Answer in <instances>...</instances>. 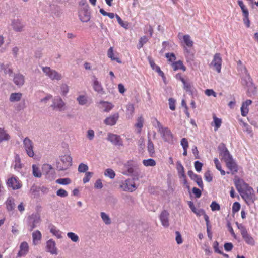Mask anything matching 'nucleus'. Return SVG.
Listing matches in <instances>:
<instances>
[{"label": "nucleus", "mask_w": 258, "mask_h": 258, "mask_svg": "<svg viewBox=\"0 0 258 258\" xmlns=\"http://www.w3.org/2000/svg\"><path fill=\"white\" fill-rule=\"evenodd\" d=\"M234 183L236 189L246 203L248 205L253 203L255 200L254 191L253 188L237 176L235 177Z\"/></svg>", "instance_id": "1"}, {"label": "nucleus", "mask_w": 258, "mask_h": 258, "mask_svg": "<svg viewBox=\"0 0 258 258\" xmlns=\"http://www.w3.org/2000/svg\"><path fill=\"white\" fill-rule=\"evenodd\" d=\"M155 120L157 122V127L158 132L164 141L169 142L173 139V136L170 130L167 127H164L161 123L156 118Z\"/></svg>", "instance_id": "2"}, {"label": "nucleus", "mask_w": 258, "mask_h": 258, "mask_svg": "<svg viewBox=\"0 0 258 258\" xmlns=\"http://www.w3.org/2000/svg\"><path fill=\"white\" fill-rule=\"evenodd\" d=\"M236 225L240 230L242 237L245 242L247 244L254 245L255 244V241L253 238L248 234L245 227L241 224H239L238 222H236Z\"/></svg>", "instance_id": "3"}, {"label": "nucleus", "mask_w": 258, "mask_h": 258, "mask_svg": "<svg viewBox=\"0 0 258 258\" xmlns=\"http://www.w3.org/2000/svg\"><path fill=\"white\" fill-rule=\"evenodd\" d=\"M222 59L221 55L219 53L214 54L213 60L210 63V66H212L218 73L221 72L222 68Z\"/></svg>", "instance_id": "4"}, {"label": "nucleus", "mask_w": 258, "mask_h": 258, "mask_svg": "<svg viewBox=\"0 0 258 258\" xmlns=\"http://www.w3.org/2000/svg\"><path fill=\"white\" fill-rule=\"evenodd\" d=\"M23 145L27 154L29 157H33L34 155L33 142L29 138L26 137L23 140Z\"/></svg>", "instance_id": "5"}, {"label": "nucleus", "mask_w": 258, "mask_h": 258, "mask_svg": "<svg viewBox=\"0 0 258 258\" xmlns=\"http://www.w3.org/2000/svg\"><path fill=\"white\" fill-rule=\"evenodd\" d=\"M42 70L46 75L52 80H59L61 78V75L60 74L50 67H42Z\"/></svg>", "instance_id": "6"}, {"label": "nucleus", "mask_w": 258, "mask_h": 258, "mask_svg": "<svg viewBox=\"0 0 258 258\" xmlns=\"http://www.w3.org/2000/svg\"><path fill=\"white\" fill-rule=\"evenodd\" d=\"M120 187L123 190L129 192H133L137 188L135 182L131 179H127L122 182Z\"/></svg>", "instance_id": "7"}, {"label": "nucleus", "mask_w": 258, "mask_h": 258, "mask_svg": "<svg viewBox=\"0 0 258 258\" xmlns=\"http://www.w3.org/2000/svg\"><path fill=\"white\" fill-rule=\"evenodd\" d=\"M7 185L9 187L12 188L14 190L18 189L22 186V184L17 177L12 176L8 179Z\"/></svg>", "instance_id": "8"}, {"label": "nucleus", "mask_w": 258, "mask_h": 258, "mask_svg": "<svg viewBox=\"0 0 258 258\" xmlns=\"http://www.w3.org/2000/svg\"><path fill=\"white\" fill-rule=\"evenodd\" d=\"M107 139L115 146L123 145L122 139L119 135L109 133L108 134Z\"/></svg>", "instance_id": "9"}, {"label": "nucleus", "mask_w": 258, "mask_h": 258, "mask_svg": "<svg viewBox=\"0 0 258 258\" xmlns=\"http://www.w3.org/2000/svg\"><path fill=\"white\" fill-rule=\"evenodd\" d=\"M43 168L48 171L46 173V177L50 180H53L55 178V172L53 169L51 165L49 164H45L43 166Z\"/></svg>", "instance_id": "10"}, {"label": "nucleus", "mask_w": 258, "mask_h": 258, "mask_svg": "<svg viewBox=\"0 0 258 258\" xmlns=\"http://www.w3.org/2000/svg\"><path fill=\"white\" fill-rule=\"evenodd\" d=\"M119 117L118 113H115L107 117L104 120V123L107 125L113 126L116 123Z\"/></svg>", "instance_id": "11"}, {"label": "nucleus", "mask_w": 258, "mask_h": 258, "mask_svg": "<svg viewBox=\"0 0 258 258\" xmlns=\"http://www.w3.org/2000/svg\"><path fill=\"white\" fill-rule=\"evenodd\" d=\"M29 245L26 241L22 242L20 245V250L17 254V257L25 256L28 252Z\"/></svg>", "instance_id": "12"}, {"label": "nucleus", "mask_w": 258, "mask_h": 258, "mask_svg": "<svg viewBox=\"0 0 258 258\" xmlns=\"http://www.w3.org/2000/svg\"><path fill=\"white\" fill-rule=\"evenodd\" d=\"M220 155L222 159L225 162L232 159L229 152L224 145H222V147L220 149Z\"/></svg>", "instance_id": "13"}, {"label": "nucleus", "mask_w": 258, "mask_h": 258, "mask_svg": "<svg viewBox=\"0 0 258 258\" xmlns=\"http://www.w3.org/2000/svg\"><path fill=\"white\" fill-rule=\"evenodd\" d=\"M169 212L167 210H163L159 217L162 225L165 227H167L169 225Z\"/></svg>", "instance_id": "14"}, {"label": "nucleus", "mask_w": 258, "mask_h": 258, "mask_svg": "<svg viewBox=\"0 0 258 258\" xmlns=\"http://www.w3.org/2000/svg\"><path fill=\"white\" fill-rule=\"evenodd\" d=\"M61 161L63 163L64 165L59 167L60 170H64L72 166V159L70 156L64 155L62 157Z\"/></svg>", "instance_id": "15"}, {"label": "nucleus", "mask_w": 258, "mask_h": 258, "mask_svg": "<svg viewBox=\"0 0 258 258\" xmlns=\"http://www.w3.org/2000/svg\"><path fill=\"white\" fill-rule=\"evenodd\" d=\"M252 103L251 100L248 99L243 102L242 104L240 110L242 116H246L249 112L248 106Z\"/></svg>", "instance_id": "16"}, {"label": "nucleus", "mask_w": 258, "mask_h": 258, "mask_svg": "<svg viewBox=\"0 0 258 258\" xmlns=\"http://www.w3.org/2000/svg\"><path fill=\"white\" fill-rule=\"evenodd\" d=\"M93 87L94 90L100 94H103L104 91L101 84L99 82L96 76H93L92 77Z\"/></svg>", "instance_id": "17"}, {"label": "nucleus", "mask_w": 258, "mask_h": 258, "mask_svg": "<svg viewBox=\"0 0 258 258\" xmlns=\"http://www.w3.org/2000/svg\"><path fill=\"white\" fill-rule=\"evenodd\" d=\"M47 251L52 254H57V248L55 242L52 239L49 240L46 243Z\"/></svg>", "instance_id": "18"}, {"label": "nucleus", "mask_w": 258, "mask_h": 258, "mask_svg": "<svg viewBox=\"0 0 258 258\" xmlns=\"http://www.w3.org/2000/svg\"><path fill=\"white\" fill-rule=\"evenodd\" d=\"M227 167L230 170L232 174H234L238 171V167L236 163L231 159L225 162Z\"/></svg>", "instance_id": "19"}, {"label": "nucleus", "mask_w": 258, "mask_h": 258, "mask_svg": "<svg viewBox=\"0 0 258 258\" xmlns=\"http://www.w3.org/2000/svg\"><path fill=\"white\" fill-rule=\"evenodd\" d=\"M40 221V218L39 217L35 216L33 217L32 216L30 218L29 222V230L32 231L36 227V225Z\"/></svg>", "instance_id": "20"}, {"label": "nucleus", "mask_w": 258, "mask_h": 258, "mask_svg": "<svg viewBox=\"0 0 258 258\" xmlns=\"http://www.w3.org/2000/svg\"><path fill=\"white\" fill-rule=\"evenodd\" d=\"M79 18L83 22H87L90 20V16L87 10H82L79 12Z\"/></svg>", "instance_id": "21"}, {"label": "nucleus", "mask_w": 258, "mask_h": 258, "mask_svg": "<svg viewBox=\"0 0 258 258\" xmlns=\"http://www.w3.org/2000/svg\"><path fill=\"white\" fill-rule=\"evenodd\" d=\"M100 108L103 109L104 112H109L113 107V105L111 103L101 101L100 102Z\"/></svg>", "instance_id": "22"}, {"label": "nucleus", "mask_w": 258, "mask_h": 258, "mask_svg": "<svg viewBox=\"0 0 258 258\" xmlns=\"http://www.w3.org/2000/svg\"><path fill=\"white\" fill-rule=\"evenodd\" d=\"M64 106V103L60 98L55 99L53 101L52 106L54 109L61 110Z\"/></svg>", "instance_id": "23"}, {"label": "nucleus", "mask_w": 258, "mask_h": 258, "mask_svg": "<svg viewBox=\"0 0 258 258\" xmlns=\"http://www.w3.org/2000/svg\"><path fill=\"white\" fill-rule=\"evenodd\" d=\"M172 67L174 71L182 70L183 71H185L186 70V67L183 64V62L181 60H178L173 62L172 63Z\"/></svg>", "instance_id": "24"}, {"label": "nucleus", "mask_w": 258, "mask_h": 258, "mask_svg": "<svg viewBox=\"0 0 258 258\" xmlns=\"http://www.w3.org/2000/svg\"><path fill=\"white\" fill-rule=\"evenodd\" d=\"M14 83L17 86H22L24 83V77L23 75L18 74L14 78Z\"/></svg>", "instance_id": "25"}, {"label": "nucleus", "mask_w": 258, "mask_h": 258, "mask_svg": "<svg viewBox=\"0 0 258 258\" xmlns=\"http://www.w3.org/2000/svg\"><path fill=\"white\" fill-rule=\"evenodd\" d=\"M213 121L211 123V125L214 126V130L217 131L221 125L222 120L217 117L215 114L213 115Z\"/></svg>", "instance_id": "26"}, {"label": "nucleus", "mask_w": 258, "mask_h": 258, "mask_svg": "<svg viewBox=\"0 0 258 258\" xmlns=\"http://www.w3.org/2000/svg\"><path fill=\"white\" fill-rule=\"evenodd\" d=\"M33 243L34 245L37 244V241H40L42 238L41 232L39 230H36L32 233Z\"/></svg>", "instance_id": "27"}, {"label": "nucleus", "mask_w": 258, "mask_h": 258, "mask_svg": "<svg viewBox=\"0 0 258 258\" xmlns=\"http://www.w3.org/2000/svg\"><path fill=\"white\" fill-rule=\"evenodd\" d=\"M10 139V135L4 129L0 128V143L3 141H8Z\"/></svg>", "instance_id": "28"}, {"label": "nucleus", "mask_w": 258, "mask_h": 258, "mask_svg": "<svg viewBox=\"0 0 258 258\" xmlns=\"http://www.w3.org/2000/svg\"><path fill=\"white\" fill-rule=\"evenodd\" d=\"M22 96V94L21 93H13L10 95L9 100L11 102H16L20 100Z\"/></svg>", "instance_id": "29"}, {"label": "nucleus", "mask_w": 258, "mask_h": 258, "mask_svg": "<svg viewBox=\"0 0 258 258\" xmlns=\"http://www.w3.org/2000/svg\"><path fill=\"white\" fill-rule=\"evenodd\" d=\"M6 208L8 211H12L14 209L15 205L13 198H9L6 202Z\"/></svg>", "instance_id": "30"}, {"label": "nucleus", "mask_w": 258, "mask_h": 258, "mask_svg": "<svg viewBox=\"0 0 258 258\" xmlns=\"http://www.w3.org/2000/svg\"><path fill=\"white\" fill-rule=\"evenodd\" d=\"M183 40L186 46L188 47H192L193 46L194 42L191 40L189 35H185L183 36Z\"/></svg>", "instance_id": "31"}, {"label": "nucleus", "mask_w": 258, "mask_h": 258, "mask_svg": "<svg viewBox=\"0 0 258 258\" xmlns=\"http://www.w3.org/2000/svg\"><path fill=\"white\" fill-rule=\"evenodd\" d=\"M238 4L240 7L243 16L247 15H249V11L248 9L246 8L245 5L244 4L243 2L241 0H238L237 1Z\"/></svg>", "instance_id": "32"}, {"label": "nucleus", "mask_w": 258, "mask_h": 258, "mask_svg": "<svg viewBox=\"0 0 258 258\" xmlns=\"http://www.w3.org/2000/svg\"><path fill=\"white\" fill-rule=\"evenodd\" d=\"M107 56L109 58H111L112 60H116L118 63H121V61L117 57L114 56L113 49L112 47H110L107 52Z\"/></svg>", "instance_id": "33"}, {"label": "nucleus", "mask_w": 258, "mask_h": 258, "mask_svg": "<svg viewBox=\"0 0 258 258\" xmlns=\"http://www.w3.org/2000/svg\"><path fill=\"white\" fill-rule=\"evenodd\" d=\"M143 164L145 166H154L156 165V161L153 159H145L143 161Z\"/></svg>", "instance_id": "34"}, {"label": "nucleus", "mask_w": 258, "mask_h": 258, "mask_svg": "<svg viewBox=\"0 0 258 258\" xmlns=\"http://www.w3.org/2000/svg\"><path fill=\"white\" fill-rule=\"evenodd\" d=\"M147 148L150 156H152V154L154 153L155 150L153 143L152 142L151 139L148 140Z\"/></svg>", "instance_id": "35"}, {"label": "nucleus", "mask_w": 258, "mask_h": 258, "mask_svg": "<svg viewBox=\"0 0 258 258\" xmlns=\"http://www.w3.org/2000/svg\"><path fill=\"white\" fill-rule=\"evenodd\" d=\"M33 175L36 177H40L42 175L41 172L39 167L36 165H33Z\"/></svg>", "instance_id": "36"}, {"label": "nucleus", "mask_w": 258, "mask_h": 258, "mask_svg": "<svg viewBox=\"0 0 258 258\" xmlns=\"http://www.w3.org/2000/svg\"><path fill=\"white\" fill-rule=\"evenodd\" d=\"M56 182L61 185H68L71 183V180L69 178H59L56 180Z\"/></svg>", "instance_id": "37"}, {"label": "nucleus", "mask_w": 258, "mask_h": 258, "mask_svg": "<svg viewBox=\"0 0 258 258\" xmlns=\"http://www.w3.org/2000/svg\"><path fill=\"white\" fill-rule=\"evenodd\" d=\"M13 27L15 30L21 31L23 26L19 21H15L13 22Z\"/></svg>", "instance_id": "38"}, {"label": "nucleus", "mask_w": 258, "mask_h": 258, "mask_svg": "<svg viewBox=\"0 0 258 258\" xmlns=\"http://www.w3.org/2000/svg\"><path fill=\"white\" fill-rule=\"evenodd\" d=\"M50 232L57 238H60L61 237V232L56 227L52 226L50 229Z\"/></svg>", "instance_id": "39"}, {"label": "nucleus", "mask_w": 258, "mask_h": 258, "mask_svg": "<svg viewBox=\"0 0 258 258\" xmlns=\"http://www.w3.org/2000/svg\"><path fill=\"white\" fill-rule=\"evenodd\" d=\"M104 175L111 179H113L115 176V173L112 169H107L104 172Z\"/></svg>", "instance_id": "40"}, {"label": "nucleus", "mask_w": 258, "mask_h": 258, "mask_svg": "<svg viewBox=\"0 0 258 258\" xmlns=\"http://www.w3.org/2000/svg\"><path fill=\"white\" fill-rule=\"evenodd\" d=\"M144 119L142 116L139 117L137 119V122L135 124V126L140 129L139 132H141V128L143 126Z\"/></svg>", "instance_id": "41"}, {"label": "nucleus", "mask_w": 258, "mask_h": 258, "mask_svg": "<svg viewBox=\"0 0 258 258\" xmlns=\"http://www.w3.org/2000/svg\"><path fill=\"white\" fill-rule=\"evenodd\" d=\"M77 101L80 105H83L87 102V99L86 96L84 95H80L79 96L77 99Z\"/></svg>", "instance_id": "42"}, {"label": "nucleus", "mask_w": 258, "mask_h": 258, "mask_svg": "<svg viewBox=\"0 0 258 258\" xmlns=\"http://www.w3.org/2000/svg\"><path fill=\"white\" fill-rule=\"evenodd\" d=\"M78 170L80 173L86 172L88 170V167L86 164L81 163L78 166Z\"/></svg>", "instance_id": "43"}, {"label": "nucleus", "mask_w": 258, "mask_h": 258, "mask_svg": "<svg viewBox=\"0 0 258 258\" xmlns=\"http://www.w3.org/2000/svg\"><path fill=\"white\" fill-rule=\"evenodd\" d=\"M148 41V39L146 36H143L141 37L139 44L138 45V48L140 49L142 47H143L144 44L147 43V42Z\"/></svg>", "instance_id": "44"}, {"label": "nucleus", "mask_w": 258, "mask_h": 258, "mask_svg": "<svg viewBox=\"0 0 258 258\" xmlns=\"http://www.w3.org/2000/svg\"><path fill=\"white\" fill-rule=\"evenodd\" d=\"M68 237L70 238L73 242H77L79 240V237L75 233L73 232H68L67 233Z\"/></svg>", "instance_id": "45"}, {"label": "nucleus", "mask_w": 258, "mask_h": 258, "mask_svg": "<svg viewBox=\"0 0 258 258\" xmlns=\"http://www.w3.org/2000/svg\"><path fill=\"white\" fill-rule=\"evenodd\" d=\"M101 216L103 220V221L106 224H109L111 223L110 219L109 218V216L106 214L104 212L101 213Z\"/></svg>", "instance_id": "46"}, {"label": "nucleus", "mask_w": 258, "mask_h": 258, "mask_svg": "<svg viewBox=\"0 0 258 258\" xmlns=\"http://www.w3.org/2000/svg\"><path fill=\"white\" fill-rule=\"evenodd\" d=\"M183 84V89L186 91V92H192V86L191 84L189 82H186L185 80L184 81V83H182Z\"/></svg>", "instance_id": "47"}, {"label": "nucleus", "mask_w": 258, "mask_h": 258, "mask_svg": "<svg viewBox=\"0 0 258 258\" xmlns=\"http://www.w3.org/2000/svg\"><path fill=\"white\" fill-rule=\"evenodd\" d=\"M210 207L213 211H219L220 209V205L215 201H213L210 205Z\"/></svg>", "instance_id": "48"}, {"label": "nucleus", "mask_w": 258, "mask_h": 258, "mask_svg": "<svg viewBox=\"0 0 258 258\" xmlns=\"http://www.w3.org/2000/svg\"><path fill=\"white\" fill-rule=\"evenodd\" d=\"M193 180H194L197 183L198 185L200 188H203V181H202V178L201 176H200L199 175H198L197 176V177H195V178H194V179Z\"/></svg>", "instance_id": "49"}, {"label": "nucleus", "mask_w": 258, "mask_h": 258, "mask_svg": "<svg viewBox=\"0 0 258 258\" xmlns=\"http://www.w3.org/2000/svg\"><path fill=\"white\" fill-rule=\"evenodd\" d=\"M56 195L61 197H66L68 196V194L66 190L61 188L57 191Z\"/></svg>", "instance_id": "50"}, {"label": "nucleus", "mask_w": 258, "mask_h": 258, "mask_svg": "<svg viewBox=\"0 0 258 258\" xmlns=\"http://www.w3.org/2000/svg\"><path fill=\"white\" fill-rule=\"evenodd\" d=\"M93 175L92 172H86L84 177L83 178V181L84 183H86L90 180L92 175Z\"/></svg>", "instance_id": "51"}, {"label": "nucleus", "mask_w": 258, "mask_h": 258, "mask_svg": "<svg viewBox=\"0 0 258 258\" xmlns=\"http://www.w3.org/2000/svg\"><path fill=\"white\" fill-rule=\"evenodd\" d=\"M195 169L197 172H200L202 170L203 164L199 161H196L194 163Z\"/></svg>", "instance_id": "52"}, {"label": "nucleus", "mask_w": 258, "mask_h": 258, "mask_svg": "<svg viewBox=\"0 0 258 258\" xmlns=\"http://www.w3.org/2000/svg\"><path fill=\"white\" fill-rule=\"evenodd\" d=\"M181 145L183 149H188L189 147L188 142L186 138H183L181 140Z\"/></svg>", "instance_id": "53"}, {"label": "nucleus", "mask_w": 258, "mask_h": 258, "mask_svg": "<svg viewBox=\"0 0 258 258\" xmlns=\"http://www.w3.org/2000/svg\"><path fill=\"white\" fill-rule=\"evenodd\" d=\"M176 241L178 244H180L182 243L183 240L181 237V235L179 231H176Z\"/></svg>", "instance_id": "54"}, {"label": "nucleus", "mask_w": 258, "mask_h": 258, "mask_svg": "<svg viewBox=\"0 0 258 258\" xmlns=\"http://www.w3.org/2000/svg\"><path fill=\"white\" fill-rule=\"evenodd\" d=\"M240 209V204L237 202H234L232 206V211L233 213L237 212L239 211Z\"/></svg>", "instance_id": "55"}, {"label": "nucleus", "mask_w": 258, "mask_h": 258, "mask_svg": "<svg viewBox=\"0 0 258 258\" xmlns=\"http://www.w3.org/2000/svg\"><path fill=\"white\" fill-rule=\"evenodd\" d=\"M166 57L169 61L172 62L176 59V56L173 53H167L166 54Z\"/></svg>", "instance_id": "56"}, {"label": "nucleus", "mask_w": 258, "mask_h": 258, "mask_svg": "<svg viewBox=\"0 0 258 258\" xmlns=\"http://www.w3.org/2000/svg\"><path fill=\"white\" fill-rule=\"evenodd\" d=\"M204 178L208 182H211L212 180V176L209 171H207L204 174Z\"/></svg>", "instance_id": "57"}, {"label": "nucleus", "mask_w": 258, "mask_h": 258, "mask_svg": "<svg viewBox=\"0 0 258 258\" xmlns=\"http://www.w3.org/2000/svg\"><path fill=\"white\" fill-rule=\"evenodd\" d=\"M205 94L208 96H213L215 97H216V93L213 89H206L205 91Z\"/></svg>", "instance_id": "58"}, {"label": "nucleus", "mask_w": 258, "mask_h": 258, "mask_svg": "<svg viewBox=\"0 0 258 258\" xmlns=\"http://www.w3.org/2000/svg\"><path fill=\"white\" fill-rule=\"evenodd\" d=\"M224 247L226 251H230L232 249L233 245L232 243L227 242L224 244Z\"/></svg>", "instance_id": "59"}, {"label": "nucleus", "mask_w": 258, "mask_h": 258, "mask_svg": "<svg viewBox=\"0 0 258 258\" xmlns=\"http://www.w3.org/2000/svg\"><path fill=\"white\" fill-rule=\"evenodd\" d=\"M169 104L171 110H174L175 109V101L173 98L169 99Z\"/></svg>", "instance_id": "60"}, {"label": "nucleus", "mask_w": 258, "mask_h": 258, "mask_svg": "<svg viewBox=\"0 0 258 258\" xmlns=\"http://www.w3.org/2000/svg\"><path fill=\"white\" fill-rule=\"evenodd\" d=\"M227 226L231 234L233 236L234 238H236V234L234 233V230L231 226V223L229 222L227 223Z\"/></svg>", "instance_id": "61"}, {"label": "nucleus", "mask_w": 258, "mask_h": 258, "mask_svg": "<svg viewBox=\"0 0 258 258\" xmlns=\"http://www.w3.org/2000/svg\"><path fill=\"white\" fill-rule=\"evenodd\" d=\"M213 246L215 252L219 254H222V252L219 249V244L218 242H214Z\"/></svg>", "instance_id": "62"}, {"label": "nucleus", "mask_w": 258, "mask_h": 258, "mask_svg": "<svg viewBox=\"0 0 258 258\" xmlns=\"http://www.w3.org/2000/svg\"><path fill=\"white\" fill-rule=\"evenodd\" d=\"M103 187V184L102 183V181L100 179H98L96 181L95 184H94V187L97 189H101Z\"/></svg>", "instance_id": "63"}, {"label": "nucleus", "mask_w": 258, "mask_h": 258, "mask_svg": "<svg viewBox=\"0 0 258 258\" xmlns=\"http://www.w3.org/2000/svg\"><path fill=\"white\" fill-rule=\"evenodd\" d=\"M192 192L196 198H200L201 196V190L196 187H194L192 188Z\"/></svg>", "instance_id": "64"}]
</instances>
